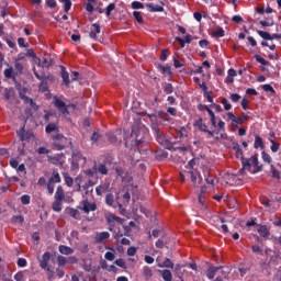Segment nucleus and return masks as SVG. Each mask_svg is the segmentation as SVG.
Here are the masks:
<instances>
[{
  "instance_id": "29",
  "label": "nucleus",
  "mask_w": 281,
  "mask_h": 281,
  "mask_svg": "<svg viewBox=\"0 0 281 281\" xmlns=\"http://www.w3.org/2000/svg\"><path fill=\"white\" fill-rule=\"evenodd\" d=\"M224 181L228 184V186H234V183H236V176L232 175V173H227L224 177Z\"/></svg>"
},
{
  "instance_id": "50",
  "label": "nucleus",
  "mask_w": 281,
  "mask_h": 281,
  "mask_svg": "<svg viewBox=\"0 0 281 281\" xmlns=\"http://www.w3.org/2000/svg\"><path fill=\"white\" fill-rule=\"evenodd\" d=\"M18 44H19V47H25V48L30 47V44L25 43V38L23 37L18 38Z\"/></svg>"
},
{
  "instance_id": "63",
  "label": "nucleus",
  "mask_w": 281,
  "mask_h": 281,
  "mask_svg": "<svg viewBox=\"0 0 281 281\" xmlns=\"http://www.w3.org/2000/svg\"><path fill=\"white\" fill-rule=\"evenodd\" d=\"M170 52L168 49H164L161 55H160V60H167Z\"/></svg>"
},
{
  "instance_id": "36",
  "label": "nucleus",
  "mask_w": 281,
  "mask_h": 281,
  "mask_svg": "<svg viewBox=\"0 0 281 281\" xmlns=\"http://www.w3.org/2000/svg\"><path fill=\"white\" fill-rule=\"evenodd\" d=\"M143 274L145 276V278L149 279L153 278V269H150V267L145 266L143 268Z\"/></svg>"
},
{
  "instance_id": "12",
  "label": "nucleus",
  "mask_w": 281,
  "mask_h": 281,
  "mask_svg": "<svg viewBox=\"0 0 281 281\" xmlns=\"http://www.w3.org/2000/svg\"><path fill=\"white\" fill-rule=\"evenodd\" d=\"M111 238L110 232H101L98 233L94 237L95 243H105V240H109Z\"/></svg>"
},
{
  "instance_id": "16",
  "label": "nucleus",
  "mask_w": 281,
  "mask_h": 281,
  "mask_svg": "<svg viewBox=\"0 0 281 281\" xmlns=\"http://www.w3.org/2000/svg\"><path fill=\"white\" fill-rule=\"evenodd\" d=\"M54 199L55 201H59V202L65 201V189H63L60 186L57 187Z\"/></svg>"
},
{
  "instance_id": "32",
  "label": "nucleus",
  "mask_w": 281,
  "mask_h": 281,
  "mask_svg": "<svg viewBox=\"0 0 281 281\" xmlns=\"http://www.w3.org/2000/svg\"><path fill=\"white\" fill-rule=\"evenodd\" d=\"M63 159V156H48V161L54 164V166H58Z\"/></svg>"
},
{
  "instance_id": "55",
  "label": "nucleus",
  "mask_w": 281,
  "mask_h": 281,
  "mask_svg": "<svg viewBox=\"0 0 281 281\" xmlns=\"http://www.w3.org/2000/svg\"><path fill=\"white\" fill-rule=\"evenodd\" d=\"M183 61H181V60H179V59H177V58H173V67L176 68V69H181V67H183Z\"/></svg>"
},
{
  "instance_id": "9",
  "label": "nucleus",
  "mask_w": 281,
  "mask_h": 281,
  "mask_svg": "<svg viewBox=\"0 0 281 281\" xmlns=\"http://www.w3.org/2000/svg\"><path fill=\"white\" fill-rule=\"evenodd\" d=\"M81 210L85 212V214H89V212H95V210H98V205L89 202L88 200H83Z\"/></svg>"
},
{
  "instance_id": "54",
  "label": "nucleus",
  "mask_w": 281,
  "mask_h": 281,
  "mask_svg": "<svg viewBox=\"0 0 281 281\" xmlns=\"http://www.w3.org/2000/svg\"><path fill=\"white\" fill-rule=\"evenodd\" d=\"M222 104H223L225 111H229L232 109V103H229V101L227 99H223Z\"/></svg>"
},
{
  "instance_id": "30",
  "label": "nucleus",
  "mask_w": 281,
  "mask_h": 281,
  "mask_svg": "<svg viewBox=\"0 0 281 281\" xmlns=\"http://www.w3.org/2000/svg\"><path fill=\"white\" fill-rule=\"evenodd\" d=\"M161 278L165 281H172V272L168 269L161 271Z\"/></svg>"
},
{
  "instance_id": "53",
  "label": "nucleus",
  "mask_w": 281,
  "mask_h": 281,
  "mask_svg": "<svg viewBox=\"0 0 281 281\" xmlns=\"http://www.w3.org/2000/svg\"><path fill=\"white\" fill-rule=\"evenodd\" d=\"M86 175L88 177H95V175H98V172L95 171V165L92 167V169H87Z\"/></svg>"
},
{
  "instance_id": "45",
  "label": "nucleus",
  "mask_w": 281,
  "mask_h": 281,
  "mask_svg": "<svg viewBox=\"0 0 281 281\" xmlns=\"http://www.w3.org/2000/svg\"><path fill=\"white\" fill-rule=\"evenodd\" d=\"M18 175L21 177V175H27V171L25 170V165L21 164L18 168H15Z\"/></svg>"
},
{
  "instance_id": "2",
  "label": "nucleus",
  "mask_w": 281,
  "mask_h": 281,
  "mask_svg": "<svg viewBox=\"0 0 281 281\" xmlns=\"http://www.w3.org/2000/svg\"><path fill=\"white\" fill-rule=\"evenodd\" d=\"M144 135H146V128H139L137 132L133 130L130 136L132 139H134L132 140L134 142L132 143V146H139V144L146 143V137Z\"/></svg>"
},
{
  "instance_id": "27",
  "label": "nucleus",
  "mask_w": 281,
  "mask_h": 281,
  "mask_svg": "<svg viewBox=\"0 0 281 281\" xmlns=\"http://www.w3.org/2000/svg\"><path fill=\"white\" fill-rule=\"evenodd\" d=\"M146 5L149 8V12H164V7L159 4L147 3Z\"/></svg>"
},
{
  "instance_id": "21",
  "label": "nucleus",
  "mask_w": 281,
  "mask_h": 281,
  "mask_svg": "<svg viewBox=\"0 0 281 281\" xmlns=\"http://www.w3.org/2000/svg\"><path fill=\"white\" fill-rule=\"evenodd\" d=\"M105 249H110L111 251L105 252L104 258L105 260H109L112 262V260H115V249L110 248L109 246H105Z\"/></svg>"
},
{
  "instance_id": "61",
  "label": "nucleus",
  "mask_w": 281,
  "mask_h": 281,
  "mask_svg": "<svg viewBox=\"0 0 281 281\" xmlns=\"http://www.w3.org/2000/svg\"><path fill=\"white\" fill-rule=\"evenodd\" d=\"M106 137H108V140H109L111 144L117 142V138H116L115 134H113V133H108V134H106Z\"/></svg>"
},
{
  "instance_id": "33",
  "label": "nucleus",
  "mask_w": 281,
  "mask_h": 281,
  "mask_svg": "<svg viewBox=\"0 0 281 281\" xmlns=\"http://www.w3.org/2000/svg\"><path fill=\"white\" fill-rule=\"evenodd\" d=\"M255 148H265V143L262 142V137L260 136H256L255 137V144H254Z\"/></svg>"
},
{
  "instance_id": "3",
  "label": "nucleus",
  "mask_w": 281,
  "mask_h": 281,
  "mask_svg": "<svg viewBox=\"0 0 281 281\" xmlns=\"http://www.w3.org/2000/svg\"><path fill=\"white\" fill-rule=\"evenodd\" d=\"M53 144L57 150H63L66 146L71 144V140H68V138L63 136V134H57L53 136Z\"/></svg>"
},
{
  "instance_id": "42",
  "label": "nucleus",
  "mask_w": 281,
  "mask_h": 281,
  "mask_svg": "<svg viewBox=\"0 0 281 281\" xmlns=\"http://www.w3.org/2000/svg\"><path fill=\"white\" fill-rule=\"evenodd\" d=\"M259 269L261 273H265V271H269V261L265 260L260 263Z\"/></svg>"
},
{
  "instance_id": "52",
  "label": "nucleus",
  "mask_w": 281,
  "mask_h": 281,
  "mask_svg": "<svg viewBox=\"0 0 281 281\" xmlns=\"http://www.w3.org/2000/svg\"><path fill=\"white\" fill-rule=\"evenodd\" d=\"M113 10H115V3H110L106 7V11H105L106 16H111V12H113Z\"/></svg>"
},
{
  "instance_id": "39",
  "label": "nucleus",
  "mask_w": 281,
  "mask_h": 281,
  "mask_svg": "<svg viewBox=\"0 0 281 281\" xmlns=\"http://www.w3.org/2000/svg\"><path fill=\"white\" fill-rule=\"evenodd\" d=\"M114 201H115V196L113 195V193H108L105 195L106 205H113Z\"/></svg>"
},
{
  "instance_id": "11",
  "label": "nucleus",
  "mask_w": 281,
  "mask_h": 281,
  "mask_svg": "<svg viewBox=\"0 0 281 281\" xmlns=\"http://www.w3.org/2000/svg\"><path fill=\"white\" fill-rule=\"evenodd\" d=\"M157 267H159L160 269H175V263L172 262V260H170V258H166L164 260V262H159V258L156 259Z\"/></svg>"
},
{
  "instance_id": "13",
  "label": "nucleus",
  "mask_w": 281,
  "mask_h": 281,
  "mask_svg": "<svg viewBox=\"0 0 281 281\" xmlns=\"http://www.w3.org/2000/svg\"><path fill=\"white\" fill-rule=\"evenodd\" d=\"M94 172H97V175L106 176L109 175V168L105 164H94Z\"/></svg>"
},
{
  "instance_id": "14",
  "label": "nucleus",
  "mask_w": 281,
  "mask_h": 281,
  "mask_svg": "<svg viewBox=\"0 0 281 281\" xmlns=\"http://www.w3.org/2000/svg\"><path fill=\"white\" fill-rule=\"evenodd\" d=\"M101 29H100V24L98 23H93L91 25V31H90V38H92L93 41H95V38H98V34H100Z\"/></svg>"
},
{
  "instance_id": "10",
  "label": "nucleus",
  "mask_w": 281,
  "mask_h": 281,
  "mask_svg": "<svg viewBox=\"0 0 281 281\" xmlns=\"http://www.w3.org/2000/svg\"><path fill=\"white\" fill-rule=\"evenodd\" d=\"M257 232L261 236V238H268L271 236V231L267 225H257Z\"/></svg>"
},
{
  "instance_id": "8",
  "label": "nucleus",
  "mask_w": 281,
  "mask_h": 281,
  "mask_svg": "<svg viewBox=\"0 0 281 281\" xmlns=\"http://www.w3.org/2000/svg\"><path fill=\"white\" fill-rule=\"evenodd\" d=\"M18 136L20 137L21 142H30L34 138V133L25 132V127H22L18 131Z\"/></svg>"
},
{
  "instance_id": "31",
  "label": "nucleus",
  "mask_w": 281,
  "mask_h": 281,
  "mask_svg": "<svg viewBox=\"0 0 281 281\" xmlns=\"http://www.w3.org/2000/svg\"><path fill=\"white\" fill-rule=\"evenodd\" d=\"M257 34H259V36L263 38V41H273L272 35L267 31H258Z\"/></svg>"
},
{
  "instance_id": "26",
  "label": "nucleus",
  "mask_w": 281,
  "mask_h": 281,
  "mask_svg": "<svg viewBox=\"0 0 281 281\" xmlns=\"http://www.w3.org/2000/svg\"><path fill=\"white\" fill-rule=\"evenodd\" d=\"M14 69L16 74L19 75L23 74V70L25 69V63L14 61Z\"/></svg>"
},
{
  "instance_id": "5",
  "label": "nucleus",
  "mask_w": 281,
  "mask_h": 281,
  "mask_svg": "<svg viewBox=\"0 0 281 281\" xmlns=\"http://www.w3.org/2000/svg\"><path fill=\"white\" fill-rule=\"evenodd\" d=\"M113 190V187H111V182L109 180H104L95 188V192L98 196H102L103 194H106V192H111Z\"/></svg>"
},
{
  "instance_id": "37",
  "label": "nucleus",
  "mask_w": 281,
  "mask_h": 281,
  "mask_svg": "<svg viewBox=\"0 0 281 281\" xmlns=\"http://www.w3.org/2000/svg\"><path fill=\"white\" fill-rule=\"evenodd\" d=\"M64 181L68 188H71L74 186V178H71L69 175L64 173Z\"/></svg>"
},
{
  "instance_id": "64",
  "label": "nucleus",
  "mask_w": 281,
  "mask_h": 281,
  "mask_svg": "<svg viewBox=\"0 0 281 281\" xmlns=\"http://www.w3.org/2000/svg\"><path fill=\"white\" fill-rule=\"evenodd\" d=\"M231 100H232V102H239L240 101V94H238V93L231 94Z\"/></svg>"
},
{
  "instance_id": "19",
  "label": "nucleus",
  "mask_w": 281,
  "mask_h": 281,
  "mask_svg": "<svg viewBox=\"0 0 281 281\" xmlns=\"http://www.w3.org/2000/svg\"><path fill=\"white\" fill-rule=\"evenodd\" d=\"M46 133H58V122H52L46 125Z\"/></svg>"
},
{
  "instance_id": "56",
  "label": "nucleus",
  "mask_w": 281,
  "mask_h": 281,
  "mask_svg": "<svg viewBox=\"0 0 281 281\" xmlns=\"http://www.w3.org/2000/svg\"><path fill=\"white\" fill-rule=\"evenodd\" d=\"M24 56L27 58H36V53H34V49L30 48L26 50V53H24Z\"/></svg>"
},
{
  "instance_id": "47",
  "label": "nucleus",
  "mask_w": 281,
  "mask_h": 281,
  "mask_svg": "<svg viewBox=\"0 0 281 281\" xmlns=\"http://www.w3.org/2000/svg\"><path fill=\"white\" fill-rule=\"evenodd\" d=\"M57 262H58L59 267H65V265L68 263V260L66 259V257L58 256L57 257Z\"/></svg>"
},
{
  "instance_id": "48",
  "label": "nucleus",
  "mask_w": 281,
  "mask_h": 281,
  "mask_svg": "<svg viewBox=\"0 0 281 281\" xmlns=\"http://www.w3.org/2000/svg\"><path fill=\"white\" fill-rule=\"evenodd\" d=\"M31 198L27 194H24L21 196V203L22 205H30Z\"/></svg>"
},
{
  "instance_id": "38",
  "label": "nucleus",
  "mask_w": 281,
  "mask_h": 281,
  "mask_svg": "<svg viewBox=\"0 0 281 281\" xmlns=\"http://www.w3.org/2000/svg\"><path fill=\"white\" fill-rule=\"evenodd\" d=\"M159 69L161 71V74H167V76H171L172 75V70L170 66H159Z\"/></svg>"
},
{
  "instance_id": "62",
  "label": "nucleus",
  "mask_w": 281,
  "mask_h": 281,
  "mask_svg": "<svg viewBox=\"0 0 281 281\" xmlns=\"http://www.w3.org/2000/svg\"><path fill=\"white\" fill-rule=\"evenodd\" d=\"M271 172H272L273 179H280V171L274 169L273 166H271Z\"/></svg>"
},
{
  "instance_id": "20",
  "label": "nucleus",
  "mask_w": 281,
  "mask_h": 281,
  "mask_svg": "<svg viewBox=\"0 0 281 281\" xmlns=\"http://www.w3.org/2000/svg\"><path fill=\"white\" fill-rule=\"evenodd\" d=\"M59 252L63 254V256H71V254H74V250L71 247L60 245Z\"/></svg>"
},
{
  "instance_id": "15",
  "label": "nucleus",
  "mask_w": 281,
  "mask_h": 281,
  "mask_svg": "<svg viewBox=\"0 0 281 281\" xmlns=\"http://www.w3.org/2000/svg\"><path fill=\"white\" fill-rule=\"evenodd\" d=\"M221 269H223V267H210L206 271V277L209 278V280H214L216 273H218Z\"/></svg>"
},
{
  "instance_id": "4",
  "label": "nucleus",
  "mask_w": 281,
  "mask_h": 281,
  "mask_svg": "<svg viewBox=\"0 0 281 281\" xmlns=\"http://www.w3.org/2000/svg\"><path fill=\"white\" fill-rule=\"evenodd\" d=\"M186 175L190 177L194 188H199V186L203 183V178L201 177V173L198 170H188L186 171Z\"/></svg>"
},
{
  "instance_id": "35",
  "label": "nucleus",
  "mask_w": 281,
  "mask_h": 281,
  "mask_svg": "<svg viewBox=\"0 0 281 281\" xmlns=\"http://www.w3.org/2000/svg\"><path fill=\"white\" fill-rule=\"evenodd\" d=\"M52 207L54 212H63V202L55 200Z\"/></svg>"
},
{
  "instance_id": "43",
  "label": "nucleus",
  "mask_w": 281,
  "mask_h": 281,
  "mask_svg": "<svg viewBox=\"0 0 281 281\" xmlns=\"http://www.w3.org/2000/svg\"><path fill=\"white\" fill-rule=\"evenodd\" d=\"M4 77L13 78L14 77V68L9 67V68L4 69Z\"/></svg>"
},
{
  "instance_id": "51",
  "label": "nucleus",
  "mask_w": 281,
  "mask_h": 281,
  "mask_svg": "<svg viewBox=\"0 0 281 281\" xmlns=\"http://www.w3.org/2000/svg\"><path fill=\"white\" fill-rule=\"evenodd\" d=\"M195 166H196V160L191 159L187 165V170H196V169H194Z\"/></svg>"
},
{
  "instance_id": "6",
  "label": "nucleus",
  "mask_w": 281,
  "mask_h": 281,
  "mask_svg": "<svg viewBox=\"0 0 281 281\" xmlns=\"http://www.w3.org/2000/svg\"><path fill=\"white\" fill-rule=\"evenodd\" d=\"M53 104L60 111V113H63V115H69V110L67 109V103H65V101L54 97Z\"/></svg>"
},
{
  "instance_id": "41",
  "label": "nucleus",
  "mask_w": 281,
  "mask_h": 281,
  "mask_svg": "<svg viewBox=\"0 0 281 281\" xmlns=\"http://www.w3.org/2000/svg\"><path fill=\"white\" fill-rule=\"evenodd\" d=\"M59 1L64 3L65 12H69L71 10V0H59Z\"/></svg>"
},
{
  "instance_id": "57",
  "label": "nucleus",
  "mask_w": 281,
  "mask_h": 281,
  "mask_svg": "<svg viewBox=\"0 0 281 281\" xmlns=\"http://www.w3.org/2000/svg\"><path fill=\"white\" fill-rule=\"evenodd\" d=\"M40 91L45 93L47 91V82L45 80H42L38 87Z\"/></svg>"
},
{
  "instance_id": "58",
  "label": "nucleus",
  "mask_w": 281,
  "mask_h": 281,
  "mask_svg": "<svg viewBox=\"0 0 281 281\" xmlns=\"http://www.w3.org/2000/svg\"><path fill=\"white\" fill-rule=\"evenodd\" d=\"M262 156V160L266 162V164H271V156L265 151H262L261 154Z\"/></svg>"
},
{
  "instance_id": "18",
  "label": "nucleus",
  "mask_w": 281,
  "mask_h": 281,
  "mask_svg": "<svg viewBox=\"0 0 281 281\" xmlns=\"http://www.w3.org/2000/svg\"><path fill=\"white\" fill-rule=\"evenodd\" d=\"M61 78L66 87H69V85H71V79H69V72H67V69H65V67L63 66H61Z\"/></svg>"
},
{
  "instance_id": "40",
  "label": "nucleus",
  "mask_w": 281,
  "mask_h": 281,
  "mask_svg": "<svg viewBox=\"0 0 281 281\" xmlns=\"http://www.w3.org/2000/svg\"><path fill=\"white\" fill-rule=\"evenodd\" d=\"M133 16L137 23H144V18L142 16V12L139 11H134Z\"/></svg>"
},
{
  "instance_id": "46",
  "label": "nucleus",
  "mask_w": 281,
  "mask_h": 281,
  "mask_svg": "<svg viewBox=\"0 0 281 281\" xmlns=\"http://www.w3.org/2000/svg\"><path fill=\"white\" fill-rule=\"evenodd\" d=\"M133 10H144V3L139 1L132 2Z\"/></svg>"
},
{
  "instance_id": "17",
  "label": "nucleus",
  "mask_w": 281,
  "mask_h": 281,
  "mask_svg": "<svg viewBox=\"0 0 281 281\" xmlns=\"http://www.w3.org/2000/svg\"><path fill=\"white\" fill-rule=\"evenodd\" d=\"M105 218H106V222L110 223V224L111 223H119V225H122V223H123V220L121 217L115 216V214H113V213H109L105 216Z\"/></svg>"
},
{
  "instance_id": "22",
  "label": "nucleus",
  "mask_w": 281,
  "mask_h": 281,
  "mask_svg": "<svg viewBox=\"0 0 281 281\" xmlns=\"http://www.w3.org/2000/svg\"><path fill=\"white\" fill-rule=\"evenodd\" d=\"M193 126H198L199 131H202L203 133L207 132V125L203 124V119L200 117L199 120H196L193 124Z\"/></svg>"
},
{
  "instance_id": "28",
  "label": "nucleus",
  "mask_w": 281,
  "mask_h": 281,
  "mask_svg": "<svg viewBox=\"0 0 281 281\" xmlns=\"http://www.w3.org/2000/svg\"><path fill=\"white\" fill-rule=\"evenodd\" d=\"M213 38H223L225 36V31L223 27H216L215 31L212 33Z\"/></svg>"
},
{
  "instance_id": "23",
  "label": "nucleus",
  "mask_w": 281,
  "mask_h": 281,
  "mask_svg": "<svg viewBox=\"0 0 281 281\" xmlns=\"http://www.w3.org/2000/svg\"><path fill=\"white\" fill-rule=\"evenodd\" d=\"M37 60L40 63V67H52V58L49 57H44L43 59L38 58Z\"/></svg>"
},
{
  "instance_id": "49",
  "label": "nucleus",
  "mask_w": 281,
  "mask_h": 281,
  "mask_svg": "<svg viewBox=\"0 0 281 281\" xmlns=\"http://www.w3.org/2000/svg\"><path fill=\"white\" fill-rule=\"evenodd\" d=\"M255 58L257 63H260V65L267 66L269 65V61H267L265 58H262L260 55H255Z\"/></svg>"
},
{
  "instance_id": "44",
  "label": "nucleus",
  "mask_w": 281,
  "mask_h": 281,
  "mask_svg": "<svg viewBox=\"0 0 281 281\" xmlns=\"http://www.w3.org/2000/svg\"><path fill=\"white\" fill-rule=\"evenodd\" d=\"M164 91L167 94H170L175 91V87H172V83H166L164 87Z\"/></svg>"
},
{
  "instance_id": "25",
  "label": "nucleus",
  "mask_w": 281,
  "mask_h": 281,
  "mask_svg": "<svg viewBox=\"0 0 281 281\" xmlns=\"http://www.w3.org/2000/svg\"><path fill=\"white\" fill-rule=\"evenodd\" d=\"M66 212L69 214V216L76 218V221L80 220V211L76 209H66Z\"/></svg>"
},
{
  "instance_id": "60",
  "label": "nucleus",
  "mask_w": 281,
  "mask_h": 281,
  "mask_svg": "<svg viewBox=\"0 0 281 281\" xmlns=\"http://www.w3.org/2000/svg\"><path fill=\"white\" fill-rule=\"evenodd\" d=\"M271 142V150L272 153H278V150H280V144L276 143L274 140H270Z\"/></svg>"
},
{
  "instance_id": "7",
  "label": "nucleus",
  "mask_w": 281,
  "mask_h": 281,
  "mask_svg": "<svg viewBox=\"0 0 281 281\" xmlns=\"http://www.w3.org/2000/svg\"><path fill=\"white\" fill-rule=\"evenodd\" d=\"M49 260H52V254L44 252L42 258L40 259L41 269H44V271H49Z\"/></svg>"
},
{
  "instance_id": "24",
  "label": "nucleus",
  "mask_w": 281,
  "mask_h": 281,
  "mask_svg": "<svg viewBox=\"0 0 281 281\" xmlns=\"http://www.w3.org/2000/svg\"><path fill=\"white\" fill-rule=\"evenodd\" d=\"M49 183H60V173L58 171L54 170L52 173V177L48 179Z\"/></svg>"
},
{
  "instance_id": "1",
  "label": "nucleus",
  "mask_w": 281,
  "mask_h": 281,
  "mask_svg": "<svg viewBox=\"0 0 281 281\" xmlns=\"http://www.w3.org/2000/svg\"><path fill=\"white\" fill-rule=\"evenodd\" d=\"M243 168L238 171L240 175H245V170H248L251 175H258L262 172V165L258 161V155H254L250 158H243Z\"/></svg>"
},
{
  "instance_id": "59",
  "label": "nucleus",
  "mask_w": 281,
  "mask_h": 281,
  "mask_svg": "<svg viewBox=\"0 0 281 281\" xmlns=\"http://www.w3.org/2000/svg\"><path fill=\"white\" fill-rule=\"evenodd\" d=\"M115 265L117 267H121V269H126V262L124 261V259H116Z\"/></svg>"
},
{
  "instance_id": "34",
  "label": "nucleus",
  "mask_w": 281,
  "mask_h": 281,
  "mask_svg": "<svg viewBox=\"0 0 281 281\" xmlns=\"http://www.w3.org/2000/svg\"><path fill=\"white\" fill-rule=\"evenodd\" d=\"M233 150L236 153L237 157H243V149L240 148V144L233 143Z\"/></svg>"
}]
</instances>
